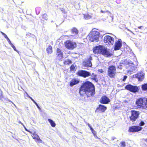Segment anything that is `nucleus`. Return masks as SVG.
Instances as JSON below:
<instances>
[{"instance_id": "7", "label": "nucleus", "mask_w": 147, "mask_h": 147, "mask_svg": "<svg viewBox=\"0 0 147 147\" xmlns=\"http://www.w3.org/2000/svg\"><path fill=\"white\" fill-rule=\"evenodd\" d=\"M100 53L107 57H110L112 55L110 51L103 46H102Z\"/></svg>"}, {"instance_id": "26", "label": "nucleus", "mask_w": 147, "mask_h": 147, "mask_svg": "<svg viewBox=\"0 0 147 147\" xmlns=\"http://www.w3.org/2000/svg\"><path fill=\"white\" fill-rule=\"evenodd\" d=\"M142 88L143 90L146 91L147 90V84H144L142 85Z\"/></svg>"}, {"instance_id": "46", "label": "nucleus", "mask_w": 147, "mask_h": 147, "mask_svg": "<svg viewBox=\"0 0 147 147\" xmlns=\"http://www.w3.org/2000/svg\"><path fill=\"white\" fill-rule=\"evenodd\" d=\"M38 107V108L39 109H40V107H39V106H38V105H37L36 106Z\"/></svg>"}, {"instance_id": "35", "label": "nucleus", "mask_w": 147, "mask_h": 147, "mask_svg": "<svg viewBox=\"0 0 147 147\" xmlns=\"http://www.w3.org/2000/svg\"><path fill=\"white\" fill-rule=\"evenodd\" d=\"M127 78V76H125L123 77V78L122 80L123 81H125L126 78Z\"/></svg>"}, {"instance_id": "8", "label": "nucleus", "mask_w": 147, "mask_h": 147, "mask_svg": "<svg viewBox=\"0 0 147 147\" xmlns=\"http://www.w3.org/2000/svg\"><path fill=\"white\" fill-rule=\"evenodd\" d=\"M131 115L130 117V120L132 121H135L138 118L139 115V112L134 110H131Z\"/></svg>"}, {"instance_id": "25", "label": "nucleus", "mask_w": 147, "mask_h": 147, "mask_svg": "<svg viewBox=\"0 0 147 147\" xmlns=\"http://www.w3.org/2000/svg\"><path fill=\"white\" fill-rule=\"evenodd\" d=\"M48 121L50 123L51 126L52 127H55L56 125V124L51 119H48Z\"/></svg>"}, {"instance_id": "24", "label": "nucleus", "mask_w": 147, "mask_h": 147, "mask_svg": "<svg viewBox=\"0 0 147 147\" xmlns=\"http://www.w3.org/2000/svg\"><path fill=\"white\" fill-rule=\"evenodd\" d=\"M47 51L48 54H51L52 52V47L49 46L47 49Z\"/></svg>"}, {"instance_id": "30", "label": "nucleus", "mask_w": 147, "mask_h": 147, "mask_svg": "<svg viewBox=\"0 0 147 147\" xmlns=\"http://www.w3.org/2000/svg\"><path fill=\"white\" fill-rule=\"evenodd\" d=\"M75 65L73 64L70 67V69L72 70H74L75 69Z\"/></svg>"}, {"instance_id": "50", "label": "nucleus", "mask_w": 147, "mask_h": 147, "mask_svg": "<svg viewBox=\"0 0 147 147\" xmlns=\"http://www.w3.org/2000/svg\"><path fill=\"white\" fill-rule=\"evenodd\" d=\"M114 38H116V36H114Z\"/></svg>"}, {"instance_id": "4", "label": "nucleus", "mask_w": 147, "mask_h": 147, "mask_svg": "<svg viewBox=\"0 0 147 147\" xmlns=\"http://www.w3.org/2000/svg\"><path fill=\"white\" fill-rule=\"evenodd\" d=\"M65 47L69 50H73L77 46L76 43L71 40H67L64 43Z\"/></svg>"}, {"instance_id": "29", "label": "nucleus", "mask_w": 147, "mask_h": 147, "mask_svg": "<svg viewBox=\"0 0 147 147\" xmlns=\"http://www.w3.org/2000/svg\"><path fill=\"white\" fill-rule=\"evenodd\" d=\"M145 125V123L143 121H141L139 124V126H142Z\"/></svg>"}, {"instance_id": "34", "label": "nucleus", "mask_w": 147, "mask_h": 147, "mask_svg": "<svg viewBox=\"0 0 147 147\" xmlns=\"http://www.w3.org/2000/svg\"><path fill=\"white\" fill-rule=\"evenodd\" d=\"M91 131L92 133L94 134V136H96V135L95 134L96 131H94L93 129L91 130Z\"/></svg>"}, {"instance_id": "41", "label": "nucleus", "mask_w": 147, "mask_h": 147, "mask_svg": "<svg viewBox=\"0 0 147 147\" xmlns=\"http://www.w3.org/2000/svg\"><path fill=\"white\" fill-rule=\"evenodd\" d=\"M19 123L21 124L22 125H23L24 127V125L21 121H19Z\"/></svg>"}, {"instance_id": "13", "label": "nucleus", "mask_w": 147, "mask_h": 147, "mask_svg": "<svg viewBox=\"0 0 147 147\" xmlns=\"http://www.w3.org/2000/svg\"><path fill=\"white\" fill-rule=\"evenodd\" d=\"M122 46V42L121 39H119L118 40L116 41L114 49L115 50H119Z\"/></svg>"}, {"instance_id": "23", "label": "nucleus", "mask_w": 147, "mask_h": 147, "mask_svg": "<svg viewBox=\"0 0 147 147\" xmlns=\"http://www.w3.org/2000/svg\"><path fill=\"white\" fill-rule=\"evenodd\" d=\"M31 134L32 135V136L33 137V138L34 139H36V140H37L39 137L38 135L36 134V132H34L33 133H32V132Z\"/></svg>"}, {"instance_id": "37", "label": "nucleus", "mask_w": 147, "mask_h": 147, "mask_svg": "<svg viewBox=\"0 0 147 147\" xmlns=\"http://www.w3.org/2000/svg\"><path fill=\"white\" fill-rule=\"evenodd\" d=\"M24 127V128H25V129L26 130V131L29 132L30 133H32V132L28 130L25 127V126Z\"/></svg>"}, {"instance_id": "15", "label": "nucleus", "mask_w": 147, "mask_h": 147, "mask_svg": "<svg viewBox=\"0 0 147 147\" xmlns=\"http://www.w3.org/2000/svg\"><path fill=\"white\" fill-rule=\"evenodd\" d=\"M136 67L134 66V65L133 63H131L129 64V68L127 71V73L128 74H131L135 71Z\"/></svg>"}, {"instance_id": "14", "label": "nucleus", "mask_w": 147, "mask_h": 147, "mask_svg": "<svg viewBox=\"0 0 147 147\" xmlns=\"http://www.w3.org/2000/svg\"><path fill=\"white\" fill-rule=\"evenodd\" d=\"M144 75L143 72L142 71L138 73L137 74L134 75V77H135L138 79L139 81H142L144 78Z\"/></svg>"}, {"instance_id": "1", "label": "nucleus", "mask_w": 147, "mask_h": 147, "mask_svg": "<svg viewBox=\"0 0 147 147\" xmlns=\"http://www.w3.org/2000/svg\"><path fill=\"white\" fill-rule=\"evenodd\" d=\"M79 92L81 94H86L88 97H90L95 94L94 86L90 82H85L81 86Z\"/></svg>"}, {"instance_id": "44", "label": "nucleus", "mask_w": 147, "mask_h": 147, "mask_svg": "<svg viewBox=\"0 0 147 147\" xmlns=\"http://www.w3.org/2000/svg\"><path fill=\"white\" fill-rule=\"evenodd\" d=\"M127 30L128 31H129L131 32L132 33H133L129 29H127Z\"/></svg>"}, {"instance_id": "6", "label": "nucleus", "mask_w": 147, "mask_h": 147, "mask_svg": "<svg viewBox=\"0 0 147 147\" xmlns=\"http://www.w3.org/2000/svg\"><path fill=\"white\" fill-rule=\"evenodd\" d=\"M104 41L107 45H113L114 42V38L107 35L105 37Z\"/></svg>"}, {"instance_id": "51", "label": "nucleus", "mask_w": 147, "mask_h": 147, "mask_svg": "<svg viewBox=\"0 0 147 147\" xmlns=\"http://www.w3.org/2000/svg\"><path fill=\"white\" fill-rule=\"evenodd\" d=\"M13 104L16 107V106L14 104H13Z\"/></svg>"}, {"instance_id": "43", "label": "nucleus", "mask_w": 147, "mask_h": 147, "mask_svg": "<svg viewBox=\"0 0 147 147\" xmlns=\"http://www.w3.org/2000/svg\"><path fill=\"white\" fill-rule=\"evenodd\" d=\"M142 27H143V26H139L138 27V28H139V29H141L142 28Z\"/></svg>"}, {"instance_id": "3", "label": "nucleus", "mask_w": 147, "mask_h": 147, "mask_svg": "<svg viewBox=\"0 0 147 147\" xmlns=\"http://www.w3.org/2000/svg\"><path fill=\"white\" fill-rule=\"evenodd\" d=\"M136 104L139 108L146 109L147 108V98H140L137 100Z\"/></svg>"}, {"instance_id": "27", "label": "nucleus", "mask_w": 147, "mask_h": 147, "mask_svg": "<svg viewBox=\"0 0 147 147\" xmlns=\"http://www.w3.org/2000/svg\"><path fill=\"white\" fill-rule=\"evenodd\" d=\"M64 64L65 65H69L71 63V61L69 59H67L64 62Z\"/></svg>"}, {"instance_id": "42", "label": "nucleus", "mask_w": 147, "mask_h": 147, "mask_svg": "<svg viewBox=\"0 0 147 147\" xmlns=\"http://www.w3.org/2000/svg\"><path fill=\"white\" fill-rule=\"evenodd\" d=\"M11 46V47H12L13 46H14L13 45L11 42L9 44Z\"/></svg>"}, {"instance_id": "10", "label": "nucleus", "mask_w": 147, "mask_h": 147, "mask_svg": "<svg viewBox=\"0 0 147 147\" xmlns=\"http://www.w3.org/2000/svg\"><path fill=\"white\" fill-rule=\"evenodd\" d=\"M77 74L78 76L84 78H86L91 76V74L90 72L82 70L79 71L77 73ZM91 76H92V75H91Z\"/></svg>"}, {"instance_id": "33", "label": "nucleus", "mask_w": 147, "mask_h": 147, "mask_svg": "<svg viewBox=\"0 0 147 147\" xmlns=\"http://www.w3.org/2000/svg\"><path fill=\"white\" fill-rule=\"evenodd\" d=\"M26 94L27 96L32 101H33V100H34L30 96L28 95V94L26 92Z\"/></svg>"}, {"instance_id": "52", "label": "nucleus", "mask_w": 147, "mask_h": 147, "mask_svg": "<svg viewBox=\"0 0 147 147\" xmlns=\"http://www.w3.org/2000/svg\"><path fill=\"white\" fill-rule=\"evenodd\" d=\"M45 15H45V14H44V16H45Z\"/></svg>"}, {"instance_id": "48", "label": "nucleus", "mask_w": 147, "mask_h": 147, "mask_svg": "<svg viewBox=\"0 0 147 147\" xmlns=\"http://www.w3.org/2000/svg\"><path fill=\"white\" fill-rule=\"evenodd\" d=\"M34 104L36 105V106L38 104L36 102V103H35Z\"/></svg>"}, {"instance_id": "11", "label": "nucleus", "mask_w": 147, "mask_h": 147, "mask_svg": "<svg viewBox=\"0 0 147 147\" xmlns=\"http://www.w3.org/2000/svg\"><path fill=\"white\" fill-rule=\"evenodd\" d=\"M142 128L138 126H134L129 127V131L130 132H136L141 131Z\"/></svg>"}, {"instance_id": "40", "label": "nucleus", "mask_w": 147, "mask_h": 147, "mask_svg": "<svg viewBox=\"0 0 147 147\" xmlns=\"http://www.w3.org/2000/svg\"><path fill=\"white\" fill-rule=\"evenodd\" d=\"M85 123H86V124L88 125V126L89 127H90V124L89 123H87L86 122H85Z\"/></svg>"}, {"instance_id": "16", "label": "nucleus", "mask_w": 147, "mask_h": 147, "mask_svg": "<svg viewBox=\"0 0 147 147\" xmlns=\"http://www.w3.org/2000/svg\"><path fill=\"white\" fill-rule=\"evenodd\" d=\"M56 55L57 56V59L59 60H60L63 58V53L61 50L58 48L57 49Z\"/></svg>"}, {"instance_id": "17", "label": "nucleus", "mask_w": 147, "mask_h": 147, "mask_svg": "<svg viewBox=\"0 0 147 147\" xmlns=\"http://www.w3.org/2000/svg\"><path fill=\"white\" fill-rule=\"evenodd\" d=\"M102 46H96L93 49V52L95 54L100 53Z\"/></svg>"}, {"instance_id": "32", "label": "nucleus", "mask_w": 147, "mask_h": 147, "mask_svg": "<svg viewBox=\"0 0 147 147\" xmlns=\"http://www.w3.org/2000/svg\"><path fill=\"white\" fill-rule=\"evenodd\" d=\"M1 33L4 36V37L7 39L8 38V37L7 36V35L3 33V32H1Z\"/></svg>"}, {"instance_id": "31", "label": "nucleus", "mask_w": 147, "mask_h": 147, "mask_svg": "<svg viewBox=\"0 0 147 147\" xmlns=\"http://www.w3.org/2000/svg\"><path fill=\"white\" fill-rule=\"evenodd\" d=\"M100 12L102 13H110V11L107 10L104 11L102 10H101L100 11Z\"/></svg>"}, {"instance_id": "28", "label": "nucleus", "mask_w": 147, "mask_h": 147, "mask_svg": "<svg viewBox=\"0 0 147 147\" xmlns=\"http://www.w3.org/2000/svg\"><path fill=\"white\" fill-rule=\"evenodd\" d=\"M120 144L121 147H125V143L124 141L121 142Z\"/></svg>"}, {"instance_id": "49", "label": "nucleus", "mask_w": 147, "mask_h": 147, "mask_svg": "<svg viewBox=\"0 0 147 147\" xmlns=\"http://www.w3.org/2000/svg\"><path fill=\"white\" fill-rule=\"evenodd\" d=\"M34 103H36V102L34 101V100H33V101Z\"/></svg>"}, {"instance_id": "2", "label": "nucleus", "mask_w": 147, "mask_h": 147, "mask_svg": "<svg viewBox=\"0 0 147 147\" xmlns=\"http://www.w3.org/2000/svg\"><path fill=\"white\" fill-rule=\"evenodd\" d=\"M99 33L93 29L88 34V39L92 42H97L98 40L99 36Z\"/></svg>"}, {"instance_id": "21", "label": "nucleus", "mask_w": 147, "mask_h": 147, "mask_svg": "<svg viewBox=\"0 0 147 147\" xmlns=\"http://www.w3.org/2000/svg\"><path fill=\"white\" fill-rule=\"evenodd\" d=\"M79 82V81L75 79H73L70 82V86L72 87L78 84Z\"/></svg>"}, {"instance_id": "9", "label": "nucleus", "mask_w": 147, "mask_h": 147, "mask_svg": "<svg viewBox=\"0 0 147 147\" xmlns=\"http://www.w3.org/2000/svg\"><path fill=\"white\" fill-rule=\"evenodd\" d=\"M125 88L126 89L133 92H137L139 90L137 86H133L130 84L126 85L125 87Z\"/></svg>"}, {"instance_id": "20", "label": "nucleus", "mask_w": 147, "mask_h": 147, "mask_svg": "<svg viewBox=\"0 0 147 147\" xmlns=\"http://www.w3.org/2000/svg\"><path fill=\"white\" fill-rule=\"evenodd\" d=\"M107 107L105 106L100 105L99 107L97 108L100 112H104L106 110Z\"/></svg>"}, {"instance_id": "38", "label": "nucleus", "mask_w": 147, "mask_h": 147, "mask_svg": "<svg viewBox=\"0 0 147 147\" xmlns=\"http://www.w3.org/2000/svg\"><path fill=\"white\" fill-rule=\"evenodd\" d=\"M37 140L39 142H42V140L39 137L37 139Z\"/></svg>"}, {"instance_id": "19", "label": "nucleus", "mask_w": 147, "mask_h": 147, "mask_svg": "<svg viewBox=\"0 0 147 147\" xmlns=\"http://www.w3.org/2000/svg\"><path fill=\"white\" fill-rule=\"evenodd\" d=\"M100 102L102 104H107L110 101V100L105 96H102Z\"/></svg>"}, {"instance_id": "18", "label": "nucleus", "mask_w": 147, "mask_h": 147, "mask_svg": "<svg viewBox=\"0 0 147 147\" xmlns=\"http://www.w3.org/2000/svg\"><path fill=\"white\" fill-rule=\"evenodd\" d=\"M92 60V57L90 56L88 60L83 63V64L86 67H91L92 65L91 61Z\"/></svg>"}, {"instance_id": "39", "label": "nucleus", "mask_w": 147, "mask_h": 147, "mask_svg": "<svg viewBox=\"0 0 147 147\" xmlns=\"http://www.w3.org/2000/svg\"><path fill=\"white\" fill-rule=\"evenodd\" d=\"M12 48H13V49H14L15 51H17V50L16 49V48L14 46H13V47H12Z\"/></svg>"}, {"instance_id": "22", "label": "nucleus", "mask_w": 147, "mask_h": 147, "mask_svg": "<svg viewBox=\"0 0 147 147\" xmlns=\"http://www.w3.org/2000/svg\"><path fill=\"white\" fill-rule=\"evenodd\" d=\"M92 16V14H86L84 15V18L86 20H88L91 18Z\"/></svg>"}, {"instance_id": "5", "label": "nucleus", "mask_w": 147, "mask_h": 147, "mask_svg": "<svg viewBox=\"0 0 147 147\" xmlns=\"http://www.w3.org/2000/svg\"><path fill=\"white\" fill-rule=\"evenodd\" d=\"M115 67L114 66H109L107 70V75L110 78H115L116 73Z\"/></svg>"}, {"instance_id": "45", "label": "nucleus", "mask_w": 147, "mask_h": 147, "mask_svg": "<svg viewBox=\"0 0 147 147\" xmlns=\"http://www.w3.org/2000/svg\"><path fill=\"white\" fill-rule=\"evenodd\" d=\"M89 127L90 128V129L91 130V131L93 129L92 128V127H91V126H90V127Z\"/></svg>"}, {"instance_id": "47", "label": "nucleus", "mask_w": 147, "mask_h": 147, "mask_svg": "<svg viewBox=\"0 0 147 147\" xmlns=\"http://www.w3.org/2000/svg\"><path fill=\"white\" fill-rule=\"evenodd\" d=\"M92 75L93 76H95V75H94V73H92Z\"/></svg>"}, {"instance_id": "12", "label": "nucleus", "mask_w": 147, "mask_h": 147, "mask_svg": "<svg viewBox=\"0 0 147 147\" xmlns=\"http://www.w3.org/2000/svg\"><path fill=\"white\" fill-rule=\"evenodd\" d=\"M71 33L72 34L69 36L70 38H75L78 37V31L76 28H73L72 29Z\"/></svg>"}, {"instance_id": "36", "label": "nucleus", "mask_w": 147, "mask_h": 147, "mask_svg": "<svg viewBox=\"0 0 147 147\" xmlns=\"http://www.w3.org/2000/svg\"><path fill=\"white\" fill-rule=\"evenodd\" d=\"M7 40L8 41L9 44H10L11 42V41L8 38L7 39Z\"/></svg>"}]
</instances>
